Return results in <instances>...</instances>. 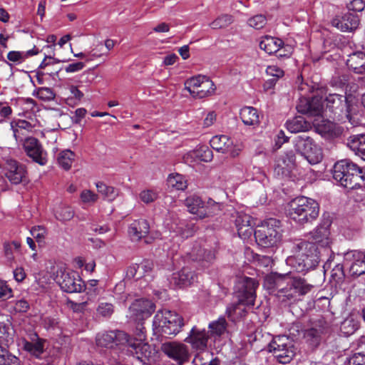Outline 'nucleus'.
<instances>
[{"mask_svg":"<svg viewBox=\"0 0 365 365\" xmlns=\"http://www.w3.org/2000/svg\"><path fill=\"white\" fill-rule=\"evenodd\" d=\"M329 235L327 226L316 227L310 232V238L313 242L302 241L297 243L294 247V255L287 258V264L297 272H304L315 267L320 259L316 244L322 247H329L331 243Z\"/></svg>","mask_w":365,"mask_h":365,"instance_id":"obj_1","label":"nucleus"},{"mask_svg":"<svg viewBox=\"0 0 365 365\" xmlns=\"http://www.w3.org/2000/svg\"><path fill=\"white\" fill-rule=\"evenodd\" d=\"M333 178L339 185L350 190H356L354 196L356 201L365 200V188L362 170L356 164L349 160H341L334 164Z\"/></svg>","mask_w":365,"mask_h":365,"instance_id":"obj_2","label":"nucleus"},{"mask_svg":"<svg viewBox=\"0 0 365 365\" xmlns=\"http://www.w3.org/2000/svg\"><path fill=\"white\" fill-rule=\"evenodd\" d=\"M318 202L312 198L299 196L292 200L287 205V216L299 225L312 223L319 215Z\"/></svg>","mask_w":365,"mask_h":365,"instance_id":"obj_3","label":"nucleus"},{"mask_svg":"<svg viewBox=\"0 0 365 365\" xmlns=\"http://www.w3.org/2000/svg\"><path fill=\"white\" fill-rule=\"evenodd\" d=\"M184 326L183 319L178 313L168 309H160L153 321V330L156 335L175 336Z\"/></svg>","mask_w":365,"mask_h":365,"instance_id":"obj_4","label":"nucleus"},{"mask_svg":"<svg viewBox=\"0 0 365 365\" xmlns=\"http://www.w3.org/2000/svg\"><path fill=\"white\" fill-rule=\"evenodd\" d=\"M312 287V285L307 283L304 279L292 277L287 273L284 287L280 288L277 298L282 303L292 304L309 293Z\"/></svg>","mask_w":365,"mask_h":365,"instance_id":"obj_5","label":"nucleus"},{"mask_svg":"<svg viewBox=\"0 0 365 365\" xmlns=\"http://www.w3.org/2000/svg\"><path fill=\"white\" fill-rule=\"evenodd\" d=\"M282 230L280 222L274 218L264 221L254 235L256 242L262 247H269L276 245L281 240Z\"/></svg>","mask_w":365,"mask_h":365,"instance_id":"obj_6","label":"nucleus"},{"mask_svg":"<svg viewBox=\"0 0 365 365\" xmlns=\"http://www.w3.org/2000/svg\"><path fill=\"white\" fill-rule=\"evenodd\" d=\"M327 107L334 114L341 116V113H344L349 122L356 125L357 122L352 121V111L357 102L356 97L352 94H346L345 96L339 94H329L325 99Z\"/></svg>","mask_w":365,"mask_h":365,"instance_id":"obj_7","label":"nucleus"},{"mask_svg":"<svg viewBox=\"0 0 365 365\" xmlns=\"http://www.w3.org/2000/svg\"><path fill=\"white\" fill-rule=\"evenodd\" d=\"M185 203L188 211L200 219L216 215L221 209L220 203L212 199H209L207 202H205L200 197L196 195L188 196Z\"/></svg>","mask_w":365,"mask_h":365,"instance_id":"obj_8","label":"nucleus"},{"mask_svg":"<svg viewBox=\"0 0 365 365\" xmlns=\"http://www.w3.org/2000/svg\"><path fill=\"white\" fill-rule=\"evenodd\" d=\"M269 351L283 364L289 363L296 354L292 341L285 335L275 336L269 344Z\"/></svg>","mask_w":365,"mask_h":365,"instance_id":"obj_9","label":"nucleus"},{"mask_svg":"<svg viewBox=\"0 0 365 365\" xmlns=\"http://www.w3.org/2000/svg\"><path fill=\"white\" fill-rule=\"evenodd\" d=\"M297 151L311 165L321 162L323 158L321 148L310 137L303 134L297 136L294 140Z\"/></svg>","mask_w":365,"mask_h":365,"instance_id":"obj_10","label":"nucleus"},{"mask_svg":"<svg viewBox=\"0 0 365 365\" xmlns=\"http://www.w3.org/2000/svg\"><path fill=\"white\" fill-rule=\"evenodd\" d=\"M185 88L194 98H203L212 95L216 87L208 77L198 75L185 82Z\"/></svg>","mask_w":365,"mask_h":365,"instance_id":"obj_11","label":"nucleus"},{"mask_svg":"<svg viewBox=\"0 0 365 365\" xmlns=\"http://www.w3.org/2000/svg\"><path fill=\"white\" fill-rule=\"evenodd\" d=\"M257 287L258 283L253 278L247 277L239 278L235 285L239 302L247 306L254 305Z\"/></svg>","mask_w":365,"mask_h":365,"instance_id":"obj_12","label":"nucleus"},{"mask_svg":"<svg viewBox=\"0 0 365 365\" xmlns=\"http://www.w3.org/2000/svg\"><path fill=\"white\" fill-rule=\"evenodd\" d=\"M155 309V304L151 300L137 299L129 307L128 317L135 322H141L150 317Z\"/></svg>","mask_w":365,"mask_h":365,"instance_id":"obj_13","label":"nucleus"},{"mask_svg":"<svg viewBox=\"0 0 365 365\" xmlns=\"http://www.w3.org/2000/svg\"><path fill=\"white\" fill-rule=\"evenodd\" d=\"M165 228L170 232V237L175 243L189 237L193 233V228L186 224L185 221L180 220L176 217L166 218L164 221Z\"/></svg>","mask_w":365,"mask_h":365,"instance_id":"obj_14","label":"nucleus"},{"mask_svg":"<svg viewBox=\"0 0 365 365\" xmlns=\"http://www.w3.org/2000/svg\"><path fill=\"white\" fill-rule=\"evenodd\" d=\"M210 143L212 149L227 154L232 158L238 156L242 149L241 144L234 142L233 140L225 135L213 136Z\"/></svg>","mask_w":365,"mask_h":365,"instance_id":"obj_15","label":"nucleus"},{"mask_svg":"<svg viewBox=\"0 0 365 365\" xmlns=\"http://www.w3.org/2000/svg\"><path fill=\"white\" fill-rule=\"evenodd\" d=\"M259 47L268 54L278 53L279 57H289L293 51V48L284 45L282 39L270 36H265L261 39Z\"/></svg>","mask_w":365,"mask_h":365,"instance_id":"obj_16","label":"nucleus"},{"mask_svg":"<svg viewBox=\"0 0 365 365\" xmlns=\"http://www.w3.org/2000/svg\"><path fill=\"white\" fill-rule=\"evenodd\" d=\"M20 143H22L26 155L35 163L40 165H44L47 163V153L38 139L34 137H27Z\"/></svg>","mask_w":365,"mask_h":365,"instance_id":"obj_17","label":"nucleus"},{"mask_svg":"<svg viewBox=\"0 0 365 365\" xmlns=\"http://www.w3.org/2000/svg\"><path fill=\"white\" fill-rule=\"evenodd\" d=\"M126 341H128V334L123 331L101 332L98 333L96 337V345L107 349L125 345Z\"/></svg>","mask_w":365,"mask_h":365,"instance_id":"obj_18","label":"nucleus"},{"mask_svg":"<svg viewBox=\"0 0 365 365\" xmlns=\"http://www.w3.org/2000/svg\"><path fill=\"white\" fill-rule=\"evenodd\" d=\"M163 352L178 365H182L188 361L190 353L187 346L180 342H167L162 345Z\"/></svg>","mask_w":365,"mask_h":365,"instance_id":"obj_19","label":"nucleus"},{"mask_svg":"<svg viewBox=\"0 0 365 365\" xmlns=\"http://www.w3.org/2000/svg\"><path fill=\"white\" fill-rule=\"evenodd\" d=\"M295 161V154L292 150L285 152L276 160L274 166L275 174L279 177L289 178L294 180L292 172L296 167Z\"/></svg>","mask_w":365,"mask_h":365,"instance_id":"obj_20","label":"nucleus"},{"mask_svg":"<svg viewBox=\"0 0 365 365\" xmlns=\"http://www.w3.org/2000/svg\"><path fill=\"white\" fill-rule=\"evenodd\" d=\"M61 289L66 292H81L84 288V282L75 272H63L58 281Z\"/></svg>","mask_w":365,"mask_h":365,"instance_id":"obj_21","label":"nucleus"},{"mask_svg":"<svg viewBox=\"0 0 365 365\" xmlns=\"http://www.w3.org/2000/svg\"><path fill=\"white\" fill-rule=\"evenodd\" d=\"M210 338L209 331L205 329H201L194 326L185 341L191 345L192 348L197 351H204L207 347L208 341Z\"/></svg>","mask_w":365,"mask_h":365,"instance_id":"obj_22","label":"nucleus"},{"mask_svg":"<svg viewBox=\"0 0 365 365\" xmlns=\"http://www.w3.org/2000/svg\"><path fill=\"white\" fill-rule=\"evenodd\" d=\"M46 340L40 338L36 333L29 335V339H22L19 342L24 351L36 358H41L45 351Z\"/></svg>","mask_w":365,"mask_h":365,"instance_id":"obj_23","label":"nucleus"},{"mask_svg":"<svg viewBox=\"0 0 365 365\" xmlns=\"http://www.w3.org/2000/svg\"><path fill=\"white\" fill-rule=\"evenodd\" d=\"M345 264H350V274L352 276H360L365 273V253L356 250H351L344 253Z\"/></svg>","mask_w":365,"mask_h":365,"instance_id":"obj_24","label":"nucleus"},{"mask_svg":"<svg viewBox=\"0 0 365 365\" xmlns=\"http://www.w3.org/2000/svg\"><path fill=\"white\" fill-rule=\"evenodd\" d=\"M297 108L299 113L320 118L323 113L324 106L321 99L314 97L311 100L302 99Z\"/></svg>","mask_w":365,"mask_h":365,"instance_id":"obj_25","label":"nucleus"},{"mask_svg":"<svg viewBox=\"0 0 365 365\" xmlns=\"http://www.w3.org/2000/svg\"><path fill=\"white\" fill-rule=\"evenodd\" d=\"M235 225L239 237L245 240L253 234V224L250 215L243 212H237L235 216Z\"/></svg>","mask_w":365,"mask_h":365,"instance_id":"obj_26","label":"nucleus"},{"mask_svg":"<svg viewBox=\"0 0 365 365\" xmlns=\"http://www.w3.org/2000/svg\"><path fill=\"white\" fill-rule=\"evenodd\" d=\"M6 170V178L13 184H19L26 178V170L25 166L14 160H7Z\"/></svg>","mask_w":365,"mask_h":365,"instance_id":"obj_27","label":"nucleus"},{"mask_svg":"<svg viewBox=\"0 0 365 365\" xmlns=\"http://www.w3.org/2000/svg\"><path fill=\"white\" fill-rule=\"evenodd\" d=\"M331 24L343 32H350L357 28L359 19L357 16L353 14L346 13L333 19Z\"/></svg>","mask_w":365,"mask_h":365,"instance_id":"obj_28","label":"nucleus"},{"mask_svg":"<svg viewBox=\"0 0 365 365\" xmlns=\"http://www.w3.org/2000/svg\"><path fill=\"white\" fill-rule=\"evenodd\" d=\"M187 254L186 257L192 261H199L202 267H207L215 259V254L212 251L202 249L199 244L195 245L191 251Z\"/></svg>","mask_w":365,"mask_h":365,"instance_id":"obj_29","label":"nucleus"},{"mask_svg":"<svg viewBox=\"0 0 365 365\" xmlns=\"http://www.w3.org/2000/svg\"><path fill=\"white\" fill-rule=\"evenodd\" d=\"M313 123L316 126L317 131L325 137L336 138L342 133V129L330 120H322L319 121L318 119H315Z\"/></svg>","mask_w":365,"mask_h":365,"instance_id":"obj_30","label":"nucleus"},{"mask_svg":"<svg viewBox=\"0 0 365 365\" xmlns=\"http://www.w3.org/2000/svg\"><path fill=\"white\" fill-rule=\"evenodd\" d=\"M287 273L284 274L278 273H271L267 275L264 280V287L267 289L270 293L277 291L275 294L279 293L280 288L284 287Z\"/></svg>","mask_w":365,"mask_h":365,"instance_id":"obj_31","label":"nucleus"},{"mask_svg":"<svg viewBox=\"0 0 365 365\" xmlns=\"http://www.w3.org/2000/svg\"><path fill=\"white\" fill-rule=\"evenodd\" d=\"M150 230L147 220L140 219L133 222L128 228V235L132 241H138L146 236Z\"/></svg>","mask_w":365,"mask_h":365,"instance_id":"obj_32","label":"nucleus"},{"mask_svg":"<svg viewBox=\"0 0 365 365\" xmlns=\"http://www.w3.org/2000/svg\"><path fill=\"white\" fill-rule=\"evenodd\" d=\"M195 276L188 267H184L182 269L172 274L170 283L174 284L178 287H183L191 284L195 280Z\"/></svg>","mask_w":365,"mask_h":365,"instance_id":"obj_33","label":"nucleus"},{"mask_svg":"<svg viewBox=\"0 0 365 365\" xmlns=\"http://www.w3.org/2000/svg\"><path fill=\"white\" fill-rule=\"evenodd\" d=\"M14 136L17 142L22 141L23 136L31 132L34 125L29 121L21 119H14L10 123Z\"/></svg>","mask_w":365,"mask_h":365,"instance_id":"obj_34","label":"nucleus"},{"mask_svg":"<svg viewBox=\"0 0 365 365\" xmlns=\"http://www.w3.org/2000/svg\"><path fill=\"white\" fill-rule=\"evenodd\" d=\"M347 146L361 159L365 160V135H355L347 140Z\"/></svg>","mask_w":365,"mask_h":365,"instance_id":"obj_35","label":"nucleus"},{"mask_svg":"<svg viewBox=\"0 0 365 365\" xmlns=\"http://www.w3.org/2000/svg\"><path fill=\"white\" fill-rule=\"evenodd\" d=\"M346 65L356 73H365V55L362 52L351 54L346 60Z\"/></svg>","mask_w":365,"mask_h":365,"instance_id":"obj_36","label":"nucleus"},{"mask_svg":"<svg viewBox=\"0 0 365 365\" xmlns=\"http://www.w3.org/2000/svg\"><path fill=\"white\" fill-rule=\"evenodd\" d=\"M240 118L245 125H257L259 124V115L256 108L251 106H245L240 110Z\"/></svg>","mask_w":365,"mask_h":365,"instance_id":"obj_37","label":"nucleus"},{"mask_svg":"<svg viewBox=\"0 0 365 365\" xmlns=\"http://www.w3.org/2000/svg\"><path fill=\"white\" fill-rule=\"evenodd\" d=\"M286 127L291 133H299L307 130L309 128V124L307 123L303 117L297 116L292 120H287Z\"/></svg>","mask_w":365,"mask_h":365,"instance_id":"obj_38","label":"nucleus"},{"mask_svg":"<svg viewBox=\"0 0 365 365\" xmlns=\"http://www.w3.org/2000/svg\"><path fill=\"white\" fill-rule=\"evenodd\" d=\"M75 159V153L71 150H62L58 156L59 165L66 170H69Z\"/></svg>","mask_w":365,"mask_h":365,"instance_id":"obj_39","label":"nucleus"},{"mask_svg":"<svg viewBox=\"0 0 365 365\" xmlns=\"http://www.w3.org/2000/svg\"><path fill=\"white\" fill-rule=\"evenodd\" d=\"M98 192L104 196V198L108 201H113L118 195L117 189L112 186H108L103 182L96 183Z\"/></svg>","mask_w":365,"mask_h":365,"instance_id":"obj_40","label":"nucleus"},{"mask_svg":"<svg viewBox=\"0 0 365 365\" xmlns=\"http://www.w3.org/2000/svg\"><path fill=\"white\" fill-rule=\"evenodd\" d=\"M234 21V18L232 15L224 14L218 16L215 19L209 26L212 29H225L230 26Z\"/></svg>","mask_w":365,"mask_h":365,"instance_id":"obj_41","label":"nucleus"},{"mask_svg":"<svg viewBox=\"0 0 365 365\" xmlns=\"http://www.w3.org/2000/svg\"><path fill=\"white\" fill-rule=\"evenodd\" d=\"M49 282V275L44 272H41L36 274L35 282L32 284V287L36 292H43L47 288V286L48 285Z\"/></svg>","mask_w":365,"mask_h":365,"instance_id":"obj_42","label":"nucleus"},{"mask_svg":"<svg viewBox=\"0 0 365 365\" xmlns=\"http://www.w3.org/2000/svg\"><path fill=\"white\" fill-rule=\"evenodd\" d=\"M34 50H29L27 51H9L7 54V58L15 64H20L23 63L29 56L36 54Z\"/></svg>","mask_w":365,"mask_h":365,"instance_id":"obj_43","label":"nucleus"},{"mask_svg":"<svg viewBox=\"0 0 365 365\" xmlns=\"http://www.w3.org/2000/svg\"><path fill=\"white\" fill-rule=\"evenodd\" d=\"M168 184L178 190H184L187 187V181L182 175L170 174L168 178Z\"/></svg>","mask_w":365,"mask_h":365,"instance_id":"obj_44","label":"nucleus"},{"mask_svg":"<svg viewBox=\"0 0 365 365\" xmlns=\"http://www.w3.org/2000/svg\"><path fill=\"white\" fill-rule=\"evenodd\" d=\"M208 328L210 330L211 336H220L226 329V320L224 317H219L217 320L209 324Z\"/></svg>","mask_w":365,"mask_h":365,"instance_id":"obj_45","label":"nucleus"},{"mask_svg":"<svg viewBox=\"0 0 365 365\" xmlns=\"http://www.w3.org/2000/svg\"><path fill=\"white\" fill-rule=\"evenodd\" d=\"M20 247L21 243L16 240L4 243V255L9 262H11L14 260V253L15 251H18Z\"/></svg>","mask_w":365,"mask_h":365,"instance_id":"obj_46","label":"nucleus"},{"mask_svg":"<svg viewBox=\"0 0 365 365\" xmlns=\"http://www.w3.org/2000/svg\"><path fill=\"white\" fill-rule=\"evenodd\" d=\"M57 220L61 221L70 220L74 215V212L71 207L61 206L55 213Z\"/></svg>","mask_w":365,"mask_h":365,"instance_id":"obj_47","label":"nucleus"},{"mask_svg":"<svg viewBox=\"0 0 365 365\" xmlns=\"http://www.w3.org/2000/svg\"><path fill=\"white\" fill-rule=\"evenodd\" d=\"M358 327L359 325L357 322L353 319H346L342 322L341 330L344 334L349 336L352 334Z\"/></svg>","mask_w":365,"mask_h":365,"instance_id":"obj_48","label":"nucleus"},{"mask_svg":"<svg viewBox=\"0 0 365 365\" xmlns=\"http://www.w3.org/2000/svg\"><path fill=\"white\" fill-rule=\"evenodd\" d=\"M247 24L255 29H261L266 25L267 19L262 14L255 15L248 19Z\"/></svg>","mask_w":365,"mask_h":365,"instance_id":"obj_49","label":"nucleus"},{"mask_svg":"<svg viewBox=\"0 0 365 365\" xmlns=\"http://www.w3.org/2000/svg\"><path fill=\"white\" fill-rule=\"evenodd\" d=\"M193 154L200 160L205 162L211 161L212 159V152L207 146H201L196 150L193 151Z\"/></svg>","mask_w":365,"mask_h":365,"instance_id":"obj_50","label":"nucleus"},{"mask_svg":"<svg viewBox=\"0 0 365 365\" xmlns=\"http://www.w3.org/2000/svg\"><path fill=\"white\" fill-rule=\"evenodd\" d=\"M158 197V192L155 190H144L139 194V197L145 204L154 202Z\"/></svg>","mask_w":365,"mask_h":365,"instance_id":"obj_51","label":"nucleus"},{"mask_svg":"<svg viewBox=\"0 0 365 365\" xmlns=\"http://www.w3.org/2000/svg\"><path fill=\"white\" fill-rule=\"evenodd\" d=\"M31 235L38 243H43L47 235L46 229L43 226H34L30 230Z\"/></svg>","mask_w":365,"mask_h":365,"instance_id":"obj_52","label":"nucleus"},{"mask_svg":"<svg viewBox=\"0 0 365 365\" xmlns=\"http://www.w3.org/2000/svg\"><path fill=\"white\" fill-rule=\"evenodd\" d=\"M80 198L83 203L93 205L98 200V196L90 190H83L80 194Z\"/></svg>","mask_w":365,"mask_h":365,"instance_id":"obj_53","label":"nucleus"},{"mask_svg":"<svg viewBox=\"0 0 365 365\" xmlns=\"http://www.w3.org/2000/svg\"><path fill=\"white\" fill-rule=\"evenodd\" d=\"M139 274L138 277H145L150 275L153 269V262L149 260H143L140 264H138Z\"/></svg>","mask_w":365,"mask_h":365,"instance_id":"obj_54","label":"nucleus"},{"mask_svg":"<svg viewBox=\"0 0 365 365\" xmlns=\"http://www.w3.org/2000/svg\"><path fill=\"white\" fill-rule=\"evenodd\" d=\"M97 314L104 317H110L113 312V305L111 303L101 302L97 307Z\"/></svg>","mask_w":365,"mask_h":365,"instance_id":"obj_55","label":"nucleus"},{"mask_svg":"<svg viewBox=\"0 0 365 365\" xmlns=\"http://www.w3.org/2000/svg\"><path fill=\"white\" fill-rule=\"evenodd\" d=\"M267 76L273 77V79L277 81L284 76V71L276 65L268 66L266 68Z\"/></svg>","mask_w":365,"mask_h":365,"instance_id":"obj_56","label":"nucleus"},{"mask_svg":"<svg viewBox=\"0 0 365 365\" xmlns=\"http://www.w3.org/2000/svg\"><path fill=\"white\" fill-rule=\"evenodd\" d=\"M305 337L307 341H309V343L312 346H317L320 341V336L318 330L315 329H310L307 330L305 333Z\"/></svg>","mask_w":365,"mask_h":365,"instance_id":"obj_57","label":"nucleus"},{"mask_svg":"<svg viewBox=\"0 0 365 365\" xmlns=\"http://www.w3.org/2000/svg\"><path fill=\"white\" fill-rule=\"evenodd\" d=\"M352 262L353 260L350 262L349 264H346L345 260L344 259V264H337L331 271V277L337 278L338 279H343L344 277V267H349L350 268V264Z\"/></svg>","mask_w":365,"mask_h":365,"instance_id":"obj_58","label":"nucleus"},{"mask_svg":"<svg viewBox=\"0 0 365 365\" xmlns=\"http://www.w3.org/2000/svg\"><path fill=\"white\" fill-rule=\"evenodd\" d=\"M86 66L85 63L82 61H76L71 63H69L68 65L66 66L63 69L65 71L68 73H73L76 72H79L81 70L83 69V68Z\"/></svg>","mask_w":365,"mask_h":365,"instance_id":"obj_59","label":"nucleus"},{"mask_svg":"<svg viewBox=\"0 0 365 365\" xmlns=\"http://www.w3.org/2000/svg\"><path fill=\"white\" fill-rule=\"evenodd\" d=\"M12 290L6 283L0 280V301L9 299L11 297Z\"/></svg>","mask_w":365,"mask_h":365,"instance_id":"obj_60","label":"nucleus"},{"mask_svg":"<svg viewBox=\"0 0 365 365\" xmlns=\"http://www.w3.org/2000/svg\"><path fill=\"white\" fill-rule=\"evenodd\" d=\"M347 365H365V355L361 353L354 354L348 359Z\"/></svg>","mask_w":365,"mask_h":365,"instance_id":"obj_61","label":"nucleus"},{"mask_svg":"<svg viewBox=\"0 0 365 365\" xmlns=\"http://www.w3.org/2000/svg\"><path fill=\"white\" fill-rule=\"evenodd\" d=\"M0 365H21V361L18 357L8 351L7 354L4 355V361L1 362Z\"/></svg>","mask_w":365,"mask_h":365,"instance_id":"obj_62","label":"nucleus"},{"mask_svg":"<svg viewBox=\"0 0 365 365\" xmlns=\"http://www.w3.org/2000/svg\"><path fill=\"white\" fill-rule=\"evenodd\" d=\"M68 307L75 312H82L85 310L87 302H76L68 300L67 302Z\"/></svg>","mask_w":365,"mask_h":365,"instance_id":"obj_63","label":"nucleus"},{"mask_svg":"<svg viewBox=\"0 0 365 365\" xmlns=\"http://www.w3.org/2000/svg\"><path fill=\"white\" fill-rule=\"evenodd\" d=\"M53 96V93L48 88H41L37 91V97L43 100H51Z\"/></svg>","mask_w":365,"mask_h":365,"instance_id":"obj_64","label":"nucleus"}]
</instances>
